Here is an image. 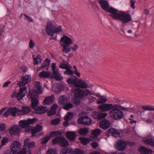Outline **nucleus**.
I'll return each instance as SVG.
<instances>
[{"label": "nucleus", "instance_id": "18", "mask_svg": "<svg viewBox=\"0 0 154 154\" xmlns=\"http://www.w3.org/2000/svg\"><path fill=\"white\" fill-rule=\"evenodd\" d=\"M126 146L125 142L123 140H119L116 143V147L119 150H123L125 149Z\"/></svg>", "mask_w": 154, "mask_h": 154}, {"label": "nucleus", "instance_id": "48", "mask_svg": "<svg viewBox=\"0 0 154 154\" xmlns=\"http://www.w3.org/2000/svg\"><path fill=\"white\" fill-rule=\"evenodd\" d=\"M107 100V99L103 98L102 97H100L99 100L97 101V103L100 104L106 103Z\"/></svg>", "mask_w": 154, "mask_h": 154}, {"label": "nucleus", "instance_id": "51", "mask_svg": "<svg viewBox=\"0 0 154 154\" xmlns=\"http://www.w3.org/2000/svg\"><path fill=\"white\" fill-rule=\"evenodd\" d=\"M75 153V154H83L84 152L81 151L79 149H75L74 151V153Z\"/></svg>", "mask_w": 154, "mask_h": 154}, {"label": "nucleus", "instance_id": "23", "mask_svg": "<svg viewBox=\"0 0 154 154\" xmlns=\"http://www.w3.org/2000/svg\"><path fill=\"white\" fill-rule=\"evenodd\" d=\"M52 72V76L56 80L60 81L63 79V77L61 76V74L59 71L58 69Z\"/></svg>", "mask_w": 154, "mask_h": 154}, {"label": "nucleus", "instance_id": "4", "mask_svg": "<svg viewBox=\"0 0 154 154\" xmlns=\"http://www.w3.org/2000/svg\"><path fill=\"white\" fill-rule=\"evenodd\" d=\"M113 109L110 111L109 114L111 117L115 119L122 118L123 116V112L119 108L120 105L114 104Z\"/></svg>", "mask_w": 154, "mask_h": 154}, {"label": "nucleus", "instance_id": "38", "mask_svg": "<svg viewBox=\"0 0 154 154\" xmlns=\"http://www.w3.org/2000/svg\"><path fill=\"white\" fill-rule=\"evenodd\" d=\"M73 115L72 112H69L67 115L64 118V119L66 121H68L71 120L72 118Z\"/></svg>", "mask_w": 154, "mask_h": 154}, {"label": "nucleus", "instance_id": "64", "mask_svg": "<svg viewBox=\"0 0 154 154\" xmlns=\"http://www.w3.org/2000/svg\"><path fill=\"white\" fill-rule=\"evenodd\" d=\"M79 48V46L76 44H74L72 48V50L73 51H75Z\"/></svg>", "mask_w": 154, "mask_h": 154}, {"label": "nucleus", "instance_id": "46", "mask_svg": "<svg viewBox=\"0 0 154 154\" xmlns=\"http://www.w3.org/2000/svg\"><path fill=\"white\" fill-rule=\"evenodd\" d=\"M107 116V114L106 113H98L97 117L99 119H101L104 118Z\"/></svg>", "mask_w": 154, "mask_h": 154}, {"label": "nucleus", "instance_id": "10", "mask_svg": "<svg viewBox=\"0 0 154 154\" xmlns=\"http://www.w3.org/2000/svg\"><path fill=\"white\" fill-rule=\"evenodd\" d=\"M106 12V13H110L111 14L109 15L113 19L116 20L117 19L120 14V12L121 11L113 8L110 6Z\"/></svg>", "mask_w": 154, "mask_h": 154}, {"label": "nucleus", "instance_id": "28", "mask_svg": "<svg viewBox=\"0 0 154 154\" xmlns=\"http://www.w3.org/2000/svg\"><path fill=\"white\" fill-rule=\"evenodd\" d=\"M66 137L69 140L73 141L75 139L76 135L74 132L69 131L67 132Z\"/></svg>", "mask_w": 154, "mask_h": 154}, {"label": "nucleus", "instance_id": "52", "mask_svg": "<svg viewBox=\"0 0 154 154\" xmlns=\"http://www.w3.org/2000/svg\"><path fill=\"white\" fill-rule=\"evenodd\" d=\"M6 126L5 124L2 123L0 124V131H4L5 129Z\"/></svg>", "mask_w": 154, "mask_h": 154}, {"label": "nucleus", "instance_id": "25", "mask_svg": "<svg viewBox=\"0 0 154 154\" xmlns=\"http://www.w3.org/2000/svg\"><path fill=\"white\" fill-rule=\"evenodd\" d=\"M110 125L109 122L106 119L103 120L100 123V127L104 129L108 128Z\"/></svg>", "mask_w": 154, "mask_h": 154}, {"label": "nucleus", "instance_id": "16", "mask_svg": "<svg viewBox=\"0 0 154 154\" xmlns=\"http://www.w3.org/2000/svg\"><path fill=\"white\" fill-rule=\"evenodd\" d=\"M31 80V76L29 75H26L25 76L22 77L21 81H20L18 83L20 87L24 86L25 84H27Z\"/></svg>", "mask_w": 154, "mask_h": 154}, {"label": "nucleus", "instance_id": "53", "mask_svg": "<svg viewBox=\"0 0 154 154\" xmlns=\"http://www.w3.org/2000/svg\"><path fill=\"white\" fill-rule=\"evenodd\" d=\"M88 99L89 100V103H92L94 101L95 98L94 97L90 96L88 97Z\"/></svg>", "mask_w": 154, "mask_h": 154}, {"label": "nucleus", "instance_id": "21", "mask_svg": "<svg viewBox=\"0 0 154 154\" xmlns=\"http://www.w3.org/2000/svg\"><path fill=\"white\" fill-rule=\"evenodd\" d=\"M48 109L47 106H40L35 108V112L38 114H41L46 112Z\"/></svg>", "mask_w": 154, "mask_h": 154}, {"label": "nucleus", "instance_id": "17", "mask_svg": "<svg viewBox=\"0 0 154 154\" xmlns=\"http://www.w3.org/2000/svg\"><path fill=\"white\" fill-rule=\"evenodd\" d=\"M27 88L24 87L20 88V91L16 96L18 100H20L25 96L26 93V92Z\"/></svg>", "mask_w": 154, "mask_h": 154}, {"label": "nucleus", "instance_id": "12", "mask_svg": "<svg viewBox=\"0 0 154 154\" xmlns=\"http://www.w3.org/2000/svg\"><path fill=\"white\" fill-rule=\"evenodd\" d=\"M21 144L18 141H14L11 144V152L14 154L20 148Z\"/></svg>", "mask_w": 154, "mask_h": 154}, {"label": "nucleus", "instance_id": "43", "mask_svg": "<svg viewBox=\"0 0 154 154\" xmlns=\"http://www.w3.org/2000/svg\"><path fill=\"white\" fill-rule=\"evenodd\" d=\"M80 140L81 142L85 145H87L90 141V139L86 138H82Z\"/></svg>", "mask_w": 154, "mask_h": 154}, {"label": "nucleus", "instance_id": "3", "mask_svg": "<svg viewBox=\"0 0 154 154\" xmlns=\"http://www.w3.org/2000/svg\"><path fill=\"white\" fill-rule=\"evenodd\" d=\"M73 43L72 39L67 36L64 35L60 39V43L63 47V51L65 53H67L69 52L71 48L69 47V46Z\"/></svg>", "mask_w": 154, "mask_h": 154}, {"label": "nucleus", "instance_id": "19", "mask_svg": "<svg viewBox=\"0 0 154 154\" xmlns=\"http://www.w3.org/2000/svg\"><path fill=\"white\" fill-rule=\"evenodd\" d=\"M98 2L101 5L102 9L106 11L110 6L108 2L105 0H99Z\"/></svg>", "mask_w": 154, "mask_h": 154}, {"label": "nucleus", "instance_id": "1", "mask_svg": "<svg viewBox=\"0 0 154 154\" xmlns=\"http://www.w3.org/2000/svg\"><path fill=\"white\" fill-rule=\"evenodd\" d=\"M62 27L61 26H54L52 22L49 21L45 27V31L47 34L51 36H53L54 33L64 35L66 32Z\"/></svg>", "mask_w": 154, "mask_h": 154}, {"label": "nucleus", "instance_id": "36", "mask_svg": "<svg viewBox=\"0 0 154 154\" xmlns=\"http://www.w3.org/2000/svg\"><path fill=\"white\" fill-rule=\"evenodd\" d=\"M67 63H68L66 61H63L60 63L59 67L60 68L66 69L69 66Z\"/></svg>", "mask_w": 154, "mask_h": 154}, {"label": "nucleus", "instance_id": "39", "mask_svg": "<svg viewBox=\"0 0 154 154\" xmlns=\"http://www.w3.org/2000/svg\"><path fill=\"white\" fill-rule=\"evenodd\" d=\"M141 108L145 111H154V108L149 105L142 106H141Z\"/></svg>", "mask_w": 154, "mask_h": 154}, {"label": "nucleus", "instance_id": "41", "mask_svg": "<svg viewBox=\"0 0 154 154\" xmlns=\"http://www.w3.org/2000/svg\"><path fill=\"white\" fill-rule=\"evenodd\" d=\"M51 138L49 135L46 136L41 139V142L42 143L45 144L47 143Z\"/></svg>", "mask_w": 154, "mask_h": 154}, {"label": "nucleus", "instance_id": "56", "mask_svg": "<svg viewBox=\"0 0 154 154\" xmlns=\"http://www.w3.org/2000/svg\"><path fill=\"white\" fill-rule=\"evenodd\" d=\"M91 145L93 148H96L98 146V144L97 142H93L91 143Z\"/></svg>", "mask_w": 154, "mask_h": 154}, {"label": "nucleus", "instance_id": "62", "mask_svg": "<svg viewBox=\"0 0 154 154\" xmlns=\"http://www.w3.org/2000/svg\"><path fill=\"white\" fill-rule=\"evenodd\" d=\"M11 83V82L10 81H7L5 82L2 87V88H5L7 87L9 84Z\"/></svg>", "mask_w": 154, "mask_h": 154}, {"label": "nucleus", "instance_id": "5", "mask_svg": "<svg viewBox=\"0 0 154 154\" xmlns=\"http://www.w3.org/2000/svg\"><path fill=\"white\" fill-rule=\"evenodd\" d=\"M28 95L31 99V107L32 109L34 108L38 103V98L39 95L35 90H33L29 91Z\"/></svg>", "mask_w": 154, "mask_h": 154}, {"label": "nucleus", "instance_id": "2", "mask_svg": "<svg viewBox=\"0 0 154 154\" xmlns=\"http://www.w3.org/2000/svg\"><path fill=\"white\" fill-rule=\"evenodd\" d=\"M67 82L69 85H71L76 87L86 88L87 85L86 83L81 79H78L75 76H71L67 80Z\"/></svg>", "mask_w": 154, "mask_h": 154}, {"label": "nucleus", "instance_id": "20", "mask_svg": "<svg viewBox=\"0 0 154 154\" xmlns=\"http://www.w3.org/2000/svg\"><path fill=\"white\" fill-rule=\"evenodd\" d=\"M10 115L13 116H15L16 114L20 115V109L15 106L9 108Z\"/></svg>", "mask_w": 154, "mask_h": 154}, {"label": "nucleus", "instance_id": "7", "mask_svg": "<svg viewBox=\"0 0 154 154\" xmlns=\"http://www.w3.org/2000/svg\"><path fill=\"white\" fill-rule=\"evenodd\" d=\"M117 19L120 20L124 23H126L131 20L132 17L130 14L121 11Z\"/></svg>", "mask_w": 154, "mask_h": 154}, {"label": "nucleus", "instance_id": "24", "mask_svg": "<svg viewBox=\"0 0 154 154\" xmlns=\"http://www.w3.org/2000/svg\"><path fill=\"white\" fill-rule=\"evenodd\" d=\"M21 129L17 125H13L12 126L9 130V133L11 134H16L19 133Z\"/></svg>", "mask_w": 154, "mask_h": 154}, {"label": "nucleus", "instance_id": "27", "mask_svg": "<svg viewBox=\"0 0 154 154\" xmlns=\"http://www.w3.org/2000/svg\"><path fill=\"white\" fill-rule=\"evenodd\" d=\"M35 86L36 90H35L37 93L39 95L42 93V88L40 82L38 81L35 82Z\"/></svg>", "mask_w": 154, "mask_h": 154}, {"label": "nucleus", "instance_id": "8", "mask_svg": "<svg viewBox=\"0 0 154 154\" xmlns=\"http://www.w3.org/2000/svg\"><path fill=\"white\" fill-rule=\"evenodd\" d=\"M52 143L53 144L58 143L60 144L62 147H67L68 146V141L62 136H58L55 137L52 140Z\"/></svg>", "mask_w": 154, "mask_h": 154}, {"label": "nucleus", "instance_id": "44", "mask_svg": "<svg viewBox=\"0 0 154 154\" xmlns=\"http://www.w3.org/2000/svg\"><path fill=\"white\" fill-rule=\"evenodd\" d=\"M9 140L8 138L7 137H4L2 139L1 141V145L2 146H3L6 145L7 143L8 142Z\"/></svg>", "mask_w": 154, "mask_h": 154}, {"label": "nucleus", "instance_id": "57", "mask_svg": "<svg viewBox=\"0 0 154 154\" xmlns=\"http://www.w3.org/2000/svg\"><path fill=\"white\" fill-rule=\"evenodd\" d=\"M9 114H10V113L9 109H8L3 114V117H8Z\"/></svg>", "mask_w": 154, "mask_h": 154}, {"label": "nucleus", "instance_id": "32", "mask_svg": "<svg viewBox=\"0 0 154 154\" xmlns=\"http://www.w3.org/2000/svg\"><path fill=\"white\" fill-rule=\"evenodd\" d=\"M74 151L69 148H65L62 149L61 154H73Z\"/></svg>", "mask_w": 154, "mask_h": 154}, {"label": "nucleus", "instance_id": "40", "mask_svg": "<svg viewBox=\"0 0 154 154\" xmlns=\"http://www.w3.org/2000/svg\"><path fill=\"white\" fill-rule=\"evenodd\" d=\"M61 134L60 131H52L49 134V136L51 137H53L55 136L59 135Z\"/></svg>", "mask_w": 154, "mask_h": 154}, {"label": "nucleus", "instance_id": "45", "mask_svg": "<svg viewBox=\"0 0 154 154\" xmlns=\"http://www.w3.org/2000/svg\"><path fill=\"white\" fill-rule=\"evenodd\" d=\"M60 121V119L56 118L52 120L51 121V123L52 125H56L59 123Z\"/></svg>", "mask_w": 154, "mask_h": 154}, {"label": "nucleus", "instance_id": "60", "mask_svg": "<svg viewBox=\"0 0 154 154\" xmlns=\"http://www.w3.org/2000/svg\"><path fill=\"white\" fill-rule=\"evenodd\" d=\"M44 62L45 63L46 66H47V68H48L50 63V60L48 58H46L44 61Z\"/></svg>", "mask_w": 154, "mask_h": 154}, {"label": "nucleus", "instance_id": "54", "mask_svg": "<svg viewBox=\"0 0 154 154\" xmlns=\"http://www.w3.org/2000/svg\"><path fill=\"white\" fill-rule=\"evenodd\" d=\"M130 3H131V6L132 9H134L135 8V7L134 4L135 3V1L133 0H130Z\"/></svg>", "mask_w": 154, "mask_h": 154}, {"label": "nucleus", "instance_id": "33", "mask_svg": "<svg viewBox=\"0 0 154 154\" xmlns=\"http://www.w3.org/2000/svg\"><path fill=\"white\" fill-rule=\"evenodd\" d=\"M50 75V74L48 72L45 71H42L39 74V76L41 78H48Z\"/></svg>", "mask_w": 154, "mask_h": 154}, {"label": "nucleus", "instance_id": "26", "mask_svg": "<svg viewBox=\"0 0 154 154\" xmlns=\"http://www.w3.org/2000/svg\"><path fill=\"white\" fill-rule=\"evenodd\" d=\"M107 132L109 135L111 134L114 136L120 137L121 136L120 135V134H121V133L118 131L117 130L113 128L109 129Z\"/></svg>", "mask_w": 154, "mask_h": 154}, {"label": "nucleus", "instance_id": "37", "mask_svg": "<svg viewBox=\"0 0 154 154\" xmlns=\"http://www.w3.org/2000/svg\"><path fill=\"white\" fill-rule=\"evenodd\" d=\"M88 133V130L86 128H81L79 131V133L80 135H86Z\"/></svg>", "mask_w": 154, "mask_h": 154}, {"label": "nucleus", "instance_id": "59", "mask_svg": "<svg viewBox=\"0 0 154 154\" xmlns=\"http://www.w3.org/2000/svg\"><path fill=\"white\" fill-rule=\"evenodd\" d=\"M51 69L52 71L58 69L56 68V64L55 63H53L51 64Z\"/></svg>", "mask_w": 154, "mask_h": 154}, {"label": "nucleus", "instance_id": "47", "mask_svg": "<svg viewBox=\"0 0 154 154\" xmlns=\"http://www.w3.org/2000/svg\"><path fill=\"white\" fill-rule=\"evenodd\" d=\"M73 107V105L70 103H69L66 104L65 105L63 106V108L66 110H68L69 109L72 108Z\"/></svg>", "mask_w": 154, "mask_h": 154}, {"label": "nucleus", "instance_id": "49", "mask_svg": "<svg viewBox=\"0 0 154 154\" xmlns=\"http://www.w3.org/2000/svg\"><path fill=\"white\" fill-rule=\"evenodd\" d=\"M47 154H57V153L55 149H52L48 150Z\"/></svg>", "mask_w": 154, "mask_h": 154}, {"label": "nucleus", "instance_id": "29", "mask_svg": "<svg viewBox=\"0 0 154 154\" xmlns=\"http://www.w3.org/2000/svg\"><path fill=\"white\" fill-rule=\"evenodd\" d=\"M68 102L67 97L65 95H63L60 97L59 99V103L60 105H64Z\"/></svg>", "mask_w": 154, "mask_h": 154}, {"label": "nucleus", "instance_id": "14", "mask_svg": "<svg viewBox=\"0 0 154 154\" xmlns=\"http://www.w3.org/2000/svg\"><path fill=\"white\" fill-rule=\"evenodd\" d=\"M114 104L109 103H104L100 105L99 109L103 112H107L112 109L114 107Z\"/></svg>", "mask_w": 154, "mask_h": 154}, {"label": "nucleus", "instance_id": "13", "mask_svg": "<svg viewBox=\"0 0 154 154\" xmlns=\"http://www.w3.org/2000/svg\"><path fill=\"white\" fill-rule=\"evenodd\" d=\"M92 122V120L89 117L85 116H81L78 119V122L82 124L88 125L91 124Z\"/></svg>", "mask_w": 154, "mask_h": 154}, {"label": "nucleus", "instance_id": "15", "mask_svg": "<svg viewBox=\"0 0 154 154\" xmlns=\"http://www.w3.org/2000/svg\"><path fill=\"white\" fill-rule=\"evenodd\" d=\"M30 139L29 138H27L25 140L24 142L23 149H25L26 150L27 149L31 148L35 146V142L34 141L30 142Z\"/></svg>", "mask_w": 154, "mask_h": 154}, {"label": "nucleus", "instance_id": "63", "mask_svg": "<svg viewBox=\"0 0 154 154\" xmlns=\"http://www.w3.org/2000/svg\"><path fill=\"white\" fill-rule=\"evenodd\" d=\"M26 150L25 149H23V150H21L19 152H18L17 154H26Z\"/></svg>", "mask_w": 154, "mask_h": 154}, {"label": "nucleus", "instance_id": "34", "mask_svg": "<svg viewBox=\"0 0 154 154\" xmlns=\"http://www.w3.org/2000/svg\"><path fill=\"white\" fill-rule=\"evenodd\" d=\"M72 67L69 66L66 69V71L64 72L65 75H72L74 74V71L72 69Z\"/></svg>", "mask_w": 154, "mask_h": 154}, {"label": "nucleus", "instance_id": "31", "mask_svg": "<svg viewBox=\"0 0 154 154\" xmlns=\"http://www.w3.org/2000/svg\"><path fill=\"white\" fill-rule=\"evenodd\" d=\"M140 152L142 154H151L152 153V150L144 146L141 147Z\"/></svg>", "mask_w": 154, "mask_h": 154}, {"label": "nucleus", "instance_id": "35", "mask_svg": "<svg viewBox=\"0 0 154 154\" xmlns=\"http://www.w3.org/2000/svg\"><path fill=\"white\" fill-rule=\"evenodd\" d=\"M91 132L93 136L96 137L100 134L101 132V130L100 129H96L92 130Z\"/></svg>", "mask_w": 154, "mask_h": 154}, {"label": "nucleus", "instance_id": "6", "mask_svg": "<svg viewBox=\"0 0 154 154\" xmlns=\"http://www.w3.org/2000/svg\"><path fill=\"white\" fill-rule=\"evenodd\" d=\"M74 92L75 96L74 98V103L78 105L80 103V100L85 97V91L77 88L74 90Z\"/></svg>", "mask_w": 154, "mask_h": 154}, {"label": "nucleus", "instance_id": "50", "mask_svg": "<svg viewBox=\"0 0 154 154\" xmlns=\"http://www.w3.org/2000/svg\"><path fill=\"white\" fill-rule=\"evenodd\" d=\"M35 43L33 42V40L30 39L29 40V47L30 48H32L35 46Z\"/></svg>", "mask_w": 154, "mask_h": 154}, {"label": "nucleus", "instance_id": "11", "mask_svg": "<svg viewBox=\"0 0 154 154\" xmlns=\"http://www.w3.org/2000/svg\"><path fill=\"white\" fill-rule=\"evenodd\" d=\"M42 129V126L41 125H38L35 127H33L32 128H29L26 129V132L27 133H29L30 132H31L32 136H34L37 133L40 132Z\"/></svg>", "mask_w": 154, "mask_h": 154}, {"label": "nucleus", "instance_id": "30", "mask_svg": "<svg viewBox=\"0 0 154 154\" xmlns=\"http://www.w3.org/2000/svg\"><path fill=\"white\" fill-rule=\"evenodd\" d=\"M31 109L29 107L23 106L21 110L20 109V115L28 114L30 112Z\"/></svg>", "mask_w": 154, "mask_h": 154}, {"label": "nucleus", "instance_id": "9", "mask_svg": "<svg viewBox=\"0 0 154 154\" xmlns=\"http://www.w3.org/2000/svg\"><path fill=\"white\" fill-rule=\"evenodd\" d=\"M37 121V119L36 118L28 119L27 120H21L19 122V125L22 128H26L28 127L30 125L36 122Z\"/></svg>", "mask_w": 154, "mask_h": 154}, {"label": "nucleus", "instance_id": "55", "mask_svg": "<svg viewBox=\"0 0 154 154\" xmlns=\"http://www.w3.org/2000/svg\"><path fill=\"white\" fill-rule=\"evenodd\" d=\"M56 110L54 109H51L49 112V115L50 116H53L56 114Z\"/></svg>", "mask_w": 154, "mask_h": 154}, {"label": "nucleus", "instance_id": "61", "mask_svg": "<svg viewBox=\"0 0 154 154\" xmlns=\"http://www.w3.org/2000/svg\"><path fill=\"white\" fill-rule=\"evenodd\" d=\"M5 29L4 26H1L0 27V36L2 35V33L4 32Z\"/></svg>", "mask_w": 154, "mask_h": 154}, {"label": "nucleus", "instance_id": "22", "mask_svg": "<svg viewBox=\"0 0 154 154\" xmlns=\"http://www.w3.org/2000/svg\"><path fill=\"white\" fill-rule=\"evenodd\" d=\"M54 98V96L53 94H52L50 96L46 97L43 100V104H51L53 102Z\"/></svg>", "mask_w": 154, "mask_h": 154}, {"label": "nucleus", "instance_id": "42", "mask_svg": "<svg viewBox=\"0 0 154 154\" xmlns=\"http://www.w3.org/2000/svg\"><path fill=\"white\" fill-rule=\"evenodd\" d=\"M145 143L148 145L154 146V139L151 138L147 139L145 140Z\"/></svg>", "mask_w": 154, "mask_h": 154}, {"label": "nucleus", "instance_id": "58", "mask_svg": "<svg viewBox=\"0 0 154 154\" xmlns=\"http://www.w3.org/2000/svg\"><path fill=\"white\" fill-rule=\"evenodd\" d=\"M23 15L25 17L27 20L29 22H32L33 20L29 16H27L26 14H23Z\"/></svg>", "mask_w": 154, "mask_h": 154}]
</instances>
